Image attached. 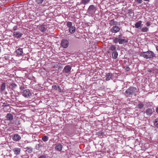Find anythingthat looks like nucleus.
<instances>
[{
    "label": "nucleus",
    "instance_id": "nucleus-1",
    "mask_svg": "<svg viewBox=\"0 0 158 158\" xmlns=\"http://www.w3.org/2000/svg\"><path fill=\"white\" fill-rule=\"evenodd\" d=\"M140 56L148 59L153 58L155 56V54L152 51H148L146 52H141L140 53Z\"/></svg>",
    "mask_w": 158,
    "mask_h": 158
},
{
    "label": "nucleus",
    "instance_id": "nucleus-2",
    "mask_svg": "<svg viewBox=\"0 0 158 158\" xmlns=\"http://www.w3.org/2000/svg\"><path fill=\"white\" fill-rule=\"evenodd\" d=\"M137 91V89L136 88L133 87H131L128 88L124 93V95L130 97L133 95Z\"/></svg>",
    "mask_w": 158,
    "mask_h": 158
},
{
    "label": "nucleus",
    "instance_id": "nucleus-3",
    "mask_svg": "<svg viewBox=\"0 0 158 158\" xmlns=\"http://www.w3.org/2000/svg\"><path fill=\"white\" fill-rule=\"evenodd\" d=\"M73 24L71 22H68L66 23L67 26L69 27V31L71 34H73L76 31V28L74 26H73Z\"/></svg>",
    "mask_w": 158,
    "mask_h": 158
},
{
    "label": "nucleus",
    "instance_id": "nucleus-4",
    "mask_svg": "<svg viewBox=\"0 0 158 158\" xmlns=\"http://www.w3.org/2000/svg\"><path fill=\"white\" fill-rule=\"evenodd\" d=\"M96 10V7L94 5H91L87 10V13L89 15H93L95 13Z\"/></svg>",
    "mask_w": 158,
    "mask_h": 158
},
{
    "label": "nucleus",
    "instance_id": "nucleus-5",
    "mask_svg": "<svg viewBox=\"0 0 158 158\" xmlns=\"http://www.w3.org/2000/svg\"><path fill=\"white\" fill-rule=\"evenodd\" d=\"M32 94L31 91L28 89L23 90V95L25 97L28 98Z\"/></svg>",
    "mask_w": 158,
    "mask_h": 158
},
{
    "label": "nucleus",
    "instance_id": "nucleus-6",
    "mask_svg": "<svg viewBox=\"0 0 158 158\" xmlns=\"http://www.w3.org/2000/svg\"><path fill=\"white\" fill-rule=\"evenodd\" d=\"M69 42L66 39H63L61 42L62 47L64 48H66L69 46Z\"/></svg>",
    "mask_w": 158,
    "mask_h": 158
},
{
    "label": "nucleus",
    "instance_id": "nucleus-7",
    "mask_svg": "<svg viewBox=\"0 0 158 158\" xmlns=\"http://www.w3.org/2000/svg\"><path fill=\"white\" fill-rule=\"evenodd\" d=\"M120 30L119 27L118 26H114L110 30L113 33H116L118 32Z\"/></svg>",
    "mask_w": 158,
    "mask_h": 158
},
{
    "label": "nucleus",
    "instance_id": "nucleus-8",
    "mask_svg": "<svg viewBox=\"0 0 158 158\" xmlns=\"http://www.w3.org/2000/svg\"><path fill=\"white\" fill-rule=\"evenodd\" d=\"M71 68V67L70 65H67L64 67L63 72L65 73H69L70 72Z\"/></svg>",
    "mask_w": 158,
    "mask_h": 158
},
{
    "label": "nucleus",
    "instance_id": "nucleus-9",
    "mask_svg": "<svg viewBox=\"0 0 158 158\" xmlns=\"http://www.w3.org/2000/svg\"><path fill=\"white\" fill-rule=\"evenodd\" d=\"M15 53L16 54V56H21L23 53V50L22 48H19L16 50Z\"/></svg>",
    "mask_w": 158,
    "mask_h": 158
},
{
    "label": "nucleus",
    "instance_id": "nucleus-10",
    "mask_svg": "<svg viewBox=\"0 0 158 158\" xmlns=\"http://www.w3.org/2000/svg\"><path fill=\"white\" fill-rule=\"evenodd\" d=\"M12 138L14 141H17L21 139V137L19 135L16 134L14 135Z\"/></svg>",
    "mask_w": 158,
    "mask_h": 158
},
{
    "label": "nucleus",
    "instance_id": "nucleus-11",
    "mask_svg": "<svg viewBox=\"0 0 158 158\" xmlns=\"http://www.w3.org/2000/svg\"><path fill=\"white\" fill-rule=\"evenodd\" d=\"M23 34L19 31H16L13 32L14 36L17 38H20L22 35Z\"/></svg>",
    "mask_w": 158,
    "mask_h": 158
},
{
    "label": "nucleus",
    "instance_id": "nucleus-12",
    "mask_svg": "<svg viewBox=\"0 0 158 158\" xmlns=\"http://www.w3.org/2000/svg\"><path fill=\"white\" fill-rule=\"evenodd\" d=\"M153 113L152 109L151 108H149L146 110L145 113L147 115L150 116Z\"/></svg>",
    "mask_w": 158,
    "mask_h": 158
},
{
    "label": "nucleus",
    "instance_id": "nucleus-13",
    "mask_svg": "<svg viewBox=\"0 0 158 158\" xmlns=\"http://www.w3.org/2000/svg\"><path fill=\"white\" fill-rule=\"evenodd\" d=\"M47 26L46 25H42L39 27V29L42 32H44L47 30Z\"/></svg>",
    "mask_w": 158,
    "mask_h": 158
},
{
    "label": "nucleus",
    "instance_id": "nucleus-14",
    "mask_svg": "<svg viewBox=\"0 0 158 158\" xmlns=\"http://www.w3.org/2000/svg\"><path fill=\"white\" fill-rule=\"evenodd\" d=\"M62 145L61 144L56 145L55 147L56 150L59 152H60L62 150Z\"/></svg>",
    "mask_w": 158,
    "mask_h": 158
},
{
    "label": "nucleus",
    "instance_id": "nucleus-15",
    "mask_svg": "<svg viewBox=\"0 0 158 158\" xmlns=\"http://www.w3.org/2000/svg\"><path fill=\"white\" fill-rule=\"evenodd\" d=\"M113 74L111 73H108L106 75V81H108L112 78Z\"/></svg>",
    "mask_w": 158,
    "mask_h": 158
},
{
    "label": "nucleus",
    "instance_id": "nucleus-16",
    "mask_svg": "<svg viewBox=\"0 0 158 158\" xmlns=\"http://www.w3.org/2000/svg\"><path fill=\"white\" fill-rule=\"evenodd\" d=\"M13 151L16 155H19L20 152V149L19 148H15L13 149Z\"/></svg>",
    "mask_w": 158,
    "mask_h": 158
},
{
    "label": "nucleus",
    "instance_id": "nucleus-17",
    "mask_svg": "<svg viewBox=\"0 0 158 158\" xmlns=\"http://www.w3.org/2000/svg\"><path fill=\"white\" fill-rule=\"evenodd\" d=\"M52 88L53 89L56 90L58 89V91L60 92H62V89L58 85H54L52 86Z\"/></svg>",
    "mask_w": 158,
    "mask_h": 158
},
{
    "label": "nucleus",
    "instance_id": "nucleus-18",
    "mask_svg": "<svg viewBox=\"0 0 158 158\" xmlns=\"http://www.w3.org/2000/svg\"><path fill=\"white\" fill-rule=\"evenodd\" d=\"M109 24L111 26L115 25V26H116L118 25V23L117 22L115 21L114 19H113L110 21Z\"/></svg>",
    "mask_w": 158,
    "mask_h": 158
},
{
    "label": "nucleus",
    "instance_id": "nucleus-19",
    "mask_svg": "<svg viewBox=\"0 0 158 158\" xmlns=\"http://www.w3.org/2000/svg\"><path fill=\"white\" fill-rule=\"evenodd\" d=\"M127 40L119 38L118 43L120 44H123L125 43H127Z\"/></svg>",
    "mask_w": 158,
    "mask_h": 158
},
{
    "label": "nucleus",
    "instance_id": "nucleus-20",
    "mask_svg": "<svg viewBox=\"0 0 158 158\" xmlns=\"http://www.w3.org/2000/svg\"><path fill=\"white\" fill-rule=\"evenodd\" d=\"M6 118L7 120H9L10 121L13 119V116L11 114L9 113L6 115Z\"/></svg>",
    "mask_w": 158,
    "mask_h": 158
},
{
    "label": "nucleus",
    "instance_id": "nucleus-21",
    "mask_svg": "<svg viewBox=\"0 0 158 158\" xmlns=\"http://www.w3.org/2000/svg\"><path fill=\"white\" fill-rule=\"evenodd\" d=\"M113 58L114 59H116L118 56V53L116 51H114L112 53Z\"/></svg>",
    "mask_w": 158,
    "mask_h": 158
},
{
    "label": "nucleus",
    "instance_id": "nucleus-22",
    "mask_svg": "<svg viewBox=\"0 0 158 158\" xmlns=\"http://www.w3.org/2000/svg\"><path fill=\"white\" fill-rule=\"evenodd\" d=\"M142 22L141 21H139L137 22H136L135 25V27L136 28H138L140 27L142 24Z\"/></svg>",
    "mask_w": 158,
    "mask_h": 158
},
{
    "label": "nucleus",
    "instance_id": "nucleus-23",
    "mask_svg": "<svg viewBox=\"0 0 158 158\" xmlns=\"http://www.w3.org/2000/svg\"><path fill=\"white\" fill-rule=\"evenodd\" d=\"M116 47L115 45H112L109 48V50L112 51H116Z\"/></svg>",
    "mask_w": 158,
    "mask_h": 158
},
{
    "label": "nucleus",
    "instance_id": "nucleus-24",
    "mask_svg": "<svg viewBox=\"0 0 158 158\" xmlns=\"http://www.w3.org/2000/svg\"><path fill=\"white\" fill-rule=\"evenodd\" d=\"M90 0H82L81 3L84 5H86L89 3Z\"/></svg>",
    "mask_w": 158,
    "mask_h": 158
},
{
    "label": "nucleus",
    "instance_id": "nucleus-25",
    "mask_svg": "<svg viewBox=\"0 0 158 158\" xmlns=\"http://www.w3.org/2000/svg\"><path fill=\"white\" fill-rule=\"evenodd\" d=\"M26 151L29 153H31L32 151V149L31 148L27 147L25 148Z\"/></svg>",
    "mask_w": 158,
    "mask_h": 158
},
{
    "label": "nucleus",
    "instance_id": "nucleus-26",
    "mask_svg": "<svg viewBox=\"0 0 158 158\" xmlns=\"http://www.w3.org/2000/svg\"><path fill=\"white\" fill-rule=\"evenodd\" d=\"M6 84L4 82L2 84L1 87V90L2 91H3L5 89Z\"/></svg>",
    "mask_w": 158,
    "mask_h": 158
},
{
    "label": "nucleus",
    "instance_id": "nucleus-27",
    "mask_svg": "<svg viewBox=\"0 0 158 158\" xmlns=\"http://www.w3.org/2000/svg\"><path fill=\"white\" fill-rule=\"evenodd\" d=\"M144 106V104L142 102L139 103L137 105L139 109H142Z\"/></svg>",
    "mask_w": 158,
    "mask_h": 158
},
{
    "label": "nucleus",
    "instance_id": "nucleus-28",
    "mask_svg": "<svg viewBox=\"0 0 158 158\" xmlns=\"http://www.w3.org/2000/svg\"><path fill=\"white\" fill-rule=\"evenodd\" d=\"M148 28L146 27L142 28L141 29V31L143 32H146L148 31Z\"/></svg>",
    "mask_w": 158,
    "mask_h": 158
},
{
    "label": "nucleus",
    "instance_id": "nucleus-29",
    "mask_svg": "<svg viewBox=\"0 0 158 158\" xmlns=\"http://www.w3.org/2000/svg\"><path fill=\"white\" fill-rule=\"evenodd\" d=\"M154 124L155 126L158 128V118L156 119L154 122Z\"/></svg>",
    "mask_w": 158,
    "mask_h": 158
},
{
    "label": "nucleus",
    "instance_id": "nucleus-30",
    "mask_svg": "<svg viewBox=\"0 0 158 158\" xmlns=\"http://www.w3.org/2000/svg\"><path fill=\"white\" fill-rule=\"evenodd\" d=\"M42 139L44 141H47L48 140V137L46 136H44L42 138Z\"/></svg>",
    "mask_w": 158,
    "mask_h": 158
},
{
    "label": "nucleus",
    "instance_id": "nucleus-31",
    "mask_svg": "<svg viewBox=\"0 0 158 158\" xmlns=\"http://www.w3.org/2000/svg\"><path fill=\"white\" fill-rule=\"evenodd\" d=\"M119 38H115L113 39V42L115 43H117L119 42Z\"/></svg>",
    "mask_w": 158,
    "mask_h": 158
},
{
    "label": "nucleus",
    "instance_id": "nucleus-32",
    "mask_svg": "<svg viewBox=\"0 0 158 158\" xmlns=\"http://www.w3.org/2000/svg\"><path fill=\"white\" fill-rule=\"evenodd\" d=\"M10 86L11 87V88L12 89H13L15 88L16 87L17 85L15 83H13L10 84Z\"/></svg>",
    "mask_w": 158,
    "mask_h": 158
},
{
    "label": "nucleus",
    "instance_id": "nucleus-33",
    "mask_svg": "<svg viewBox=\"0 0 158 158\" xmlns=\"http://www.w3.org/2000/svg\"><path fill=\"white\" fill-rule=\"evenodd\" d=\"M44 0H36V2L38 4H41Z\"/></svg>",
    "mask_w": 158,
    "mask_h": 158
},
{
    "label": "nucleus",
    "instance_id": "nucleus-34",
    "mask_svg": "<svg viewBox=\"0 0 158 158\" xmlns=\"http://www.w3.org/2000/svg\"><path fill=\"white\" fill-rule=\"evenodd\" d=\"M24 85L23 84H22L20 87L21 90H23L25 89Z\"/></svg>",
    "mask_w": 158,
    "mask_h": 158
},
{
    "label": "nucleus",
    "instance_id": "nucleus-35",
    "mask_svg": "<svg viewBox=\"0 0 158 158\" xmlns=\"http://www.w3.org/2000/svg\"><path fill=\"white\" fill-rule=\"evenodd\" d=\"M154 70V69H147V71L151 73L152 72H153Z\"/></svg>",
    "mask_w": 158,
    "mask_h": 158
},
{
    "label": "nucleus",
    "instance_id": "nucleus-36",
    "mask_svg": "<svg viewBox=\"0 0 158 158\" xmlns=\"http://www.w3.org/2000/svg\"><path fill=\"white\" fill-rule=\"evenodd\" d=\"M40 146L39 144H38L37 145H36L35 147V148L37 150H39L40 148Z\"/></svg>",
    "mask_w": 158,
    "mask_h": 158
},
{
    "label": "nucleus",
    "instance_id": "nucleus-37",
    "mask_svg": "<svg viewBox=\"0 0 158 158\" xmlns=\"http://www.w3.org/2000/svg\"><path fill=\"white\" fill-rule=\"evenodd\" d=\"M146 24L147 26H149L151 25V23L149 21H147Z\"/></svg>",
    "mask_w": 158,
    "mask_h": 158
},
{
    "label": "nucleus",
    "instance_id": "nucleus-38",
    "mask_svg": "<svg viewBox=\"0 0 158 158\" xmlns=\"http://www.w3.org/2000/svg\"><path fill=\"white\" fill-rule=\"evenodd\" d=\"M136 2L139 4H141L142 2V0H136Z\"/></svg>",
    "mask_w": 158,
    "mask_h": 158
},
{
    "label": "nucleus",
    "instance_id": "nucleus-39",
    "mask_svg": "<svg viewBox=\"0 0 158 158\" xmlns=\"http://www.w3.org/2000/svg\"><path fill=\"white\" fill-rule=\"evenodd\" d=\"M17 28H18L17 26H15L13 27V30L15 31L17 30Z\"/></svg>",
    "mask_w": 158,
    "mask_h": 158
},
{
    "label": "nucleus",
    "instance_id": "nucleus-40",
    "mask_svg": "<svg viewBox=\"0 0 158 158\" xmlns=\"http://www.w3.org/2000/svg\"><path fill=\"white\" fill-rule=\"evenodd\" d=\"M46 156L45 155H42L40 156L39 158H46Z\"/></svg>",
    "mask_w": 158,
    "mask_h": 158
},
{
    "label": "nucleus",
    "instance_id": "nucleus-41",
    "mask_svg": "<svg viewBox=\"0 0 158 158\" xmlns=\"http://www.w3.org/2000/svg\"><path fill=\"white\" fill-rule=\"evenodd\" d=\"M130 68L129 67H127L125 69L127 71H128L130 70Z\"/></svg>",
    "mask_w": 158,
    "mask_h": 158
},
{
    "label": "nucleus",
    "instance_id": "nucleus-42",
    "mask_svg": "<svg viewBox=\"0 0 158 158\" xmlns=\"http://www.w3.org/2000/svg\"><path fill=\"white\" fill-rule=\"evenodd\" d=\"M122 37V35H118V38H120L121 39Z\"/></svg>",
    "mask_w": 158,
    "mask_h": 158
},
{
    "label": "nucleus",
    "instance_id": "nucleus-43",
    "mask_svg": "<svg viewBox=\"0 0 158 158\" xmlns=\"http://www.w3.org/2000/svg\"><path fill=\"white\" fill-rule=\"evenodd\" d=\"M156 111L157 113H158V107L156 109Z\"/></svg>",
    "mask_w": 158,
    "mask_h": 158
},
{
    "label": "nucleus",
    "instance_id": "nucleus-44",
    "mask_svg": "<svg viewBox=\"0 0 158 158\" xmlns=\"http://www.w3.org/2000/svg\"><path fill=\"white\" fill-rule=\"evenodd\" d=\"M156 49L157 51H158V46L156 47Z\"/></svg>",
    "mask_w": 158,
    "mask_h": 158
},
{
    "label": "nucleus",
    "instance_id": "nucleus-45",
    "mask_svg": "<svg viewBox=\"0 0 158 158\" xmlns=\"http://www.w3.org/2000/svg\"><path fill=\"white\" fill-rule=\"evenodd\" d=\"M156 158H158V155H156Z\"/></svg>",
    "mask_w": 158,
    "mask_h": 158
},
{
    "label": "nucleus",
    "instance_id": "nucleus-46",
    "mask_svg": "<svg viewBox=\"0 0 158 158\" xmlns=\"http://www.w3.org/2000/svg\"><path fill=\"white\" fill-rule=\"evenodd\" d=\"M144 1H148L150 0H143Z\"/></svg>",
    "mask_w": 158,
    "mask_h": 158
},
{
    "label": "nucleus",
    "instance_id": "nucleus-47",
    "mask_svg": "<svg viewBox=\"0 0 158 158\" xmlns=\"http://www.w3.org/2000/svg\"><path fill=\"white\" fill-rule=\"evenodd\" d=\"M1 52V49L0 48V52Z\"/></svg>",
    "mask_w": 158,
    "mask_h": 158
}]
</instances>
